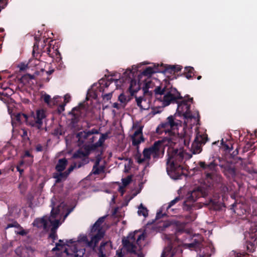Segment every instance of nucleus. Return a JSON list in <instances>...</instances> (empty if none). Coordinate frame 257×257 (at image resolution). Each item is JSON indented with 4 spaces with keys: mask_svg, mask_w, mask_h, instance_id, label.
I'll return each mask as SVG.
<instances>
[{
    "mask_svg": "<svg viewBox=\"0 0 257 257\" xmlns=\"http://www.w3.org/2000/svg\"><path fill=\"white\" fill-rule=\"evenodd\" d=\"M64 133V131L63 127L61 125L57 126L54 130L52 134L54 136L59 137L60 136L62 135Z\"/></svg>",
    "mask_w": 257,
    "mask_h": 257,
    "instance_id": "nucleus-36",
    "label": "nucleus"
},
{
    "mask_svg": "<svg viewBox=\"0 0 257 257\" xmlns=\"http://www.w3.org/2000/svg\"><path fill=\"white\" fill-rule=\"evenodd\" d=\"M128 77H124V73L122 74V76L121 78L119 79H113V78H110L108 79V81H106L107 82H110V84L111 82H114L116 87L117 89L118 88H121V87L124 86L126 84H127V81H125V79L127 78Z\"/></svg>",
    "mask_w": 257,
    "mask_h": 257,
    "instance_id": "nucleus-26",
    "label": "nucleus"
},
{
    "mask_svg": "<svg viewBox=\"0 0 257 257\" xmlns=\"http://www.w3.org/2000/svg\"><path fill=\"white\" fill-rule=\"evenodd\" d=\"M122 186H119L118 191L121 193V195H123L124 192V188L128 185L132 181V177L131 176H127L126 178L122 179Z\"/></svg>",
    "mask_w": 257,
    "mask_h": 257,
    "instance_id": "nucleus-31",
    "label": "nucleus"
},
{
    "mask_svg": "<svg viewBox=\"0 0 257 257\" xmlns=\"http://www.w3.org/2000/svg\"><path fill=\"white\" fill-rule=\"evenodd\" d=\"M205 195L206 192L203 191L201 188L198 187L197 189L191 192L190 196L189 197V200L194 202L199 197H204Z\"/></svg>",
    "mask_w": 257,
    "mask_h": 257,
    "instance_id": "nucleus-25",
    "label": "nucleus"
},
{
    "mask_svg": "<svg viewBox=\"0 0 257 257\" xmlns=\"http://www.w3.org/2000/svg\"><path fill=\"white\" fill-rule=\"evenodd\" d=\"M199 164L202 171H204L205 181L209 184V186L221 182V176L216 171V165L214 162H211L208 164H206L203 162H200Z\"/></svg>",
    "mask_w": 257,
    "mask_h": 257,
    "instance_id": "nucleus-9",
    "label": "nucleus"
},
{
    "mask_svg": "<svg viewBox=\"0 0 257 257\" xmlns=\"http://www.w3.org/2000/svg\"><path fill=\"white\" fill-rule=\"evenodd\" d=\"M194 68L191 67H185V72H187V73L185 75V77L187 79H190L192 77V75L191 74H193L194 72Z\"/></svg>",
    "mask_w": 257,
    "mask_h": 257,
    "instance_id": "nucleus-39",
    "label": "nucleus"
},
{
    "mask_svg": "<svg viewBox=\"0 0 257 257\" xmlns=\"http://www.w3.org/2000/svg\"><path fill=\"white\" fill-rule=\"evenodd\" d=\"M112 90L109 91L108 89H106V91L102 94L101 97L102 98L104 101H108L112 97Z\"/></svg>",
    "mask_w": 257,
    "mask_h": 257,
    "instance_id": "nucleus-37",
    "label": "nucleus"
},
{
    "mask_svg": "<svg viewBox=\"0 0 257 257\" xmlns=\"http://www.w3.org/2000/svg\"><path fill=\"white\" fill-rule=\"evenodd\" d=\"M180 200V197H177L174 199L172 200L169 204H164L163 205L160 209V210L157 212L156 218V219H160L161 217L166 216L167 214L164 211L166 210L168 213H169V210H171V207L175 204L177 202H178Z\"/></svg>",
    "mask_w": 257,
    "mask_h": 257,
    "instance_id": "nucleus-17",
    "label": "nucleus"
},
{
    "mask_svg": "<svg viewBox=\"0 0 257 257\" xmlns=\"http://www.w3.org/2000/svg\"><path fill=\"white\" fill-rule=\"evenodd\" d=\"M35 249L31 246H26L25 248H23L22 252L23 253H27V255H22L23 257H31L33 255Z\"/></svg>",
    "mask_w": 257,
    "mask_h": 257,
    "instance_id": "nucleus-35",
    "label": "nucleus"
},
{
    "mask_svg": "<svg viewBox=\"0 0 257 257\" xmlns=\"http://www.w3.org/2000/svg\"><path fill=\"white\" fill-rule=\"evenodd\" d=\"M253 145L252 144V143H247L246 144L245 148L247 149H252L254 148V147L252 146Z\"/></svg>",
    "mask_w": 257,
    "mask_h": 257,
    "instance_id": "nucleus-46",
    "label": "nucleus"
},
{
    "mask_svg": "<svg viewBox=\"0 0 257 257\" xmlns=\"http://www.w3.org/2000/svg\"><path fill=\"white\" fill-rule=\"evenodd\" d=\"M44 52H46L47 54L52 58H56L57 61L61 60L60 58V54L58 50V47L53 46L52 47L51 46H49L45 50L44 49L43 50Z\"/></svg>",
    "mask_w": 257,
    "mask_h": 257,
    "instance_id": "nucleus-23",
    "label": "nucleus"
},
{
    "mask_svg": "<svg viewBox=\"0 0 257 257\" xmlns=\"http://www.w3.org/2000/svg\"><path fill=\"white\" fill-rule=\"evenodd\" d=\"M207 137L206 135L197 133L195 139L191 145V151L194 154L200 153L202 151L201 146L206 142Z\"/></svg>",
    "mask_w": 257,
    "mask_h": 257,
    "instance_id": "nucleus-14",
    "label": "nucleus"
},
{
    "mask_svg": "<svg viewBox=\"0 0 257 257\" xmlns=\"http://www.w3.org/2000/svg\"><path fill=\"white\" fill-rule=\"evenodd\" d=\"M19 173H20V175H21L22 174V173H23L24 170H23V169H21L20 170V171H19Z\"/></svg>",
    "mask_w": 257,
    "mask_h": 257,
    "instance_id": "nucleus-57",
    "label": "nucleus"
},
{
    "mask_svg": "<svg viewBox=\"0 0 257 257\" xmlns=\"http://www.w3.org/2000/svg\"><path fill=\"white\" fill-rule=\"evenodd\" d=\"M107 242H102L101 243L98 249V257H107L106 254L103 252V248L107 243Z\"/></svg>",
    "mask_w": 257,
    "mask_h": 257,
    "instance_id": "nucleus-38",
    "label": "nucleus"
},
{
    "mask_svg": "<svg viewBox=\"0 0 257 257\" xmlns=\"http://www.w3.org/2000/svg\"><path fill=\"white\" fill-rule=\"evenodd\" d=\"M17 233L21 235H25L27 234V232L24 229H21V230L18 231Z\"/></svg>",
    "mask_w": 257,
    "mask_h": 257,
    "instance_id": "nucleus-47",
    "label": "nucleus"
},
{
    "mask_svg": "<svg viewBox=\"0 0 257 257\" xmlns=\"http://www.w3.org/2000/svg\"><path fill=\"white\" fill-rule=\"evenodd\" d=\"M221 149L226 152L229 153L233 149L232 144L229 141L225 142L222 139L221 142Z\"/></svg>",
    "mask_w": 257,
    "mask_h": 257,
    "instance_id": "nucleus-32",
    "label": "nucleus"
},
{
    "mask_svg": "<svg viewBox=\"0 0 257 257\" xmlns=\"http://www.w3.org/2000/svg\"><path fill=\"white\" fill-rule=\"evenodd\" d=\"M25 66L24 65H23V66L22 65L20 67V70H23L25 69Z\"/></svg>",
    "mask_w": 257,
    "mask_h": 257,
    "instance_id": "nucleus-56",
    "label": "nucleus"
},
{
    "mask_svg": "<svg viewBox=\"0 0 257 257\" xmlns=\"http://www.w3.org/2000/svg\"><path fill=\"white\" fill-rule=\"evenodd\" d=\"M142 81H143L142 88L144 94L152 96L153 92L154 91L156 96L155 105L160 107L169 105L180 96L179 92L175 88L171 87L166 90L165 88H162L160 86L156 85L159 84L157 79L145 78Z\"/></svg>",
    "mask_w": 257,
    "mask_h": 257,
    "instance_id": "nucleus-3",
    "label": "nucleus"
},
{
    "mask_svg": "<svg viewBox=\"0 0 257 257\" xmlns=\"http://www.w3.org/2000/svg\"><path fill=\"white\" fill-rule=\"evenodd\" d=\"M182 120L177 117V114H175L174 115L168 116L166 120L162 122L157 128L156 132L159 134H162L165 133L166 135L168 134L162 140H167L174 136L178 137L180 139H183L187 140V143H184L181 142L180 140H174L177 143L174 144L173 146L177 147L179 149H182L183 146L188 147L189 145L190 141L191 139V132L189 131L185 132L184 135L183 137L179 136L177 134V130L178 127L181 125Z\"/></svg>",
    "mask_w": 257,
    "mask_h": 257,
    "instance_id": "nucleus-4",
    "label": "nucleus"
},
{
    "mask_svg": "<svg viewBox=\"0 0 257 257\" xmlns=\"http://www.w3.org/2000/svg\"><path fill=\"white\" fill-rule=\"evenodd\" d=\"M36 150L37 152H41L43 150V147L40 144L37 145L36 147Z\"/></svg>",
    "mask_w": 257,
    "mask_h": 257,
    "instance_id": "nucleus-49",
    "label": "nucleus"
},
{
    "mask_svg": "<svg viewBox=\"0 0 257 257\" xmlns=\"http://www.w3.org/2000/svg\"><path fill=\"white\" fill-rule=\"evenodd\" d=\"M60 219L61 218H55L54 220H49L50 224H51V226L50 227L51 232L50 233L49 237L53 239V242H54V240L57 237L56 230L61 224L60 221Z\"/></svg>",
    "mask_w": 257,
    "mask_h": 257,
    "instance_id": "nucleus-21",
    "label": "nucleus"
},
{
    "mask_svg": "<svg viewBox=\"0 0 257 257\" xmlns=\"http://www.w3.org/2000/svg\"><path fill=\"white\" fill-rule=\"evenodd\" d=\"M109 85L110 82L105 80H100L98 83L94 84L88 90V94L93 98L97 99L101 97L102 94L106 91V89H108Z\"/></svg>",
    "mask_w": 257,
    "mask_h": 257,
    "instance_id": "nucleus-13",
    "label": "nucleus"
},
{
    "mask_svg": "<svg viewBox=\"0 0 257 257\" xmlns=\"http://www.w3.org/2000/svg\"><path fill=\"white\" fill-rule=\"evenodd\" d=\"M58 97H59V96H55V97L53 98L54 101H55V100H56V99H57Z\"/></svg>",
    "mask_w": 257,
    "mask_h": 257,
    "instance_id": "nucleus-62",
    "label": "nucleus"
},
{
    "mask_svg": "<svg viewBox=\"0 0 257 257\" xmlns=\"http://www.w3.org/2000/svg\"><path fill=\"white\" fill-rule=\"evenodd\" d=\"M54 72V70L52 69V70H49V71H46V73H47V74L48 75H50L53 72Z\"/></svg>",
    "mask_w": 257,
    "mask_h": 257,
    "instance_id": "nucleus-53",
    "label": "nucleus"
},
{
    "mask_svg": "<svg viewBox=\"0 0 257 257\" xmlns=\"http://www.w3.org/2000/svg\"><path fill=\"white\" fill-rule=\"evenodd\" d=\"M179 140L178 137L174 136L167 140H159L149 148H145L143 152V155L140 154L136 156V160L138 163H146L144 170L150 163H154L161 157L164 152V147L168 146L167 161V172L169 176L174 180L180 179L184 175L181 163L184 160V153L182 149L173 146V143H177L174 140ZM181 142L187 143V140L180 139Z\"/></svg>",
    "mask_w": 257,
    "mask_h": 257,
    "instance_id": "nucleus-1",
    "label": "nucleus"
},
{
    "mask_svg": "<svg viewBox=\"0 0 257 257\" xmlns=\"http://www.w3.org/2000/svg\"><path fill=\"white\" fill-rule=\"evenodd\" d=\"M25 163V161H21L19 164L18 165V166H20L21 167Z\"/></svg>",
    "mask_w": 257,
    "mask_h": 257,
    "instance_id": "nucleus-54",
    "label": "nucleus"
},
{
    "mask_svg": "<svg viewBox=\"0 0 257 257\" xmlns=\"http://www.w3.org/2000/svg\"><path fill=\"white\" fill-rule=\"evenodd\" d=\"M105 218V216L100 217L92 226L89 233L91 240L89 241L84 234H80L76 241L71 239L64 242V240L60 239L52 251L58 250L68 255L83 257L85 252V246L94 249L98 241L103 237L104 231L101 225Z\"/></svg>",
    "mask_w": 257,
    "mask_h": 257,
    "instance_id": "nucleus-2",
    "label": "nucleus"
},
{
    "mask_svg": "<svg viewBox=\"0 0 257 257\" xmlns=\"http://www.w3.org/2000/svg\"><path fill=\"white\" fill-rule=\"evenodd\" d=\"M114 199H115V197H114V196H113L112 197V199H111V201L114 202Z\"/></svg>",
    "mask_w": 257,
    "mask_h": 257,
    "instance_id": "nucleus-60",
    "label": "nucleus"
},
{
    "mask_svg": "<svg viewBox=\"0 0 257 257\" xmlns=\"http://www.w3.org/2000/svg\"><path fill=\"white\" fill-rule=\"evenodd\" d=\"M64 101L66 104L70 101L71 99V96L69 94H66V95H64Z\"/></svg>",
    "mask_w": 257,
    "mask_h": 257,
    "instance_id": "nucleus-43",
    "label": "nucleus"
},
{
    "mask_svg": "<svg viewBox=\"0 0 257 257\" xmlns=\"http://www.w3.org/2000/svg\"><path fill=\"white\" fill-rule=\"evenodd\" d=\"M249 228L244 233L246 249L248 252L254 251L257 245V222L249 223Z\"/></svg>",
    "mask_w": 257,
    "mask_h": 257,
    "instance_id": "nucleus-11",
    "label": "nucleus"
},
{
    "mask_svg": "<svg viewBox=\"0 0 257 257\" xmlns=\"http://www.w3.org/2000/svg\"><path fill=\"white\" fill-rule=\"evenodd\" d=\"M19 225L17 222H14L13 223H10L8 224L7 226L6 227V229H8L13 227H18Z\"/></svg>",
    "mask_w": 257,
    "mask_h": 257,
    "instance_id": "nucleus-44",
    "label": "nucleus"
},
{
    "mask_svg": "<svg viewBox=\"0 0 257 257\" xmlns=\"http://www.w3.org/2000/svg\"><path fill=\"white\" fill-rule=\"evenodd\" d=\"M46 117V112L43 109H37L35 113L32 112L30 115L28 116L27 124L41 130L43 128V122Z\"/></svg>",
    "mask_w": 257,
    "mask_h": 257,
    "instance_id": "nucleus-12",
    "label": "nucleus"
},
{
    "mask_svg": "<svg viewBox=\"0 0 257 257\" xmlns=\"http://www.w3.org/2000/svg\"><path fill=\"white\" fill-rule=\"evenodd\" d=\"M151 97L152 96L144 93L143 96H135L137 105L141 110H147L150 107Z\"/></svg>",
    "mask_w": 257,
    "mask_h": 257,
    "instance_id": "nucleus-16",
    "label": "nucleus"
},
{
    "mask_svg": "<svg viewBox=\"0 0 257 257\" xmlns=\"http://www.w3.org/2000/svg\"><path fill=\"white\" fill-rule=\"evenodd\" d=\"M12 124L13 127L16 126L18 124L26 122L28 123V116L22 113H18L11 115Z\"/></svg>",
    "mask_w": 257,
    "mask_h": 257,
    "instance_id": "nucleus-20",
    "label": "nucleus"
},
{
    "mask_svg": "<svg viewBox=\"0 0 257 257\" xmlns=\"http://www.w3.org/2000/svg\"><path fill=\"white\" fill-rule=\"evenodd\" d=\"M181 96L180 95L179 97L176 98V99L171 103H176L178 104L177 108V112L175 114H177V117L182 118L184 119V122L187 123L188 122L189 119L194 118L195 121L198 120V112L196 111L192 114L190 110V107L191 103L192 101V98L188 99H183L180 101H178V99H181Z\"/></svg>",
    "mask_w": 257,
    "mask_h": 257,
    "instance_id": "nucleus-8",
    "label": "nucleus"
},
{
    "mask_svg": "<svg viewBox=\"0 0 257 257\" xmlns=\"http://www.w3.org/2000/svg\"><path fill=\"white\" fill-rule=\"evenodd\" d=\"M114 257H123V254L121 251H119V250L116 251V255Z\"/></svg>",
    "mask_w": 257,
    "mask_h": 257,
    "instance_id": "nucleus-51",
    "label": "nucleus"
},
{
    "mask_svg": "<svg viewBox=\"0 0 257 257\" xmlns=\"http://www.w3.org/2000/svg\"><path fill=\"white\" fill-rule=\"evenodd\" d=\"M84 109V105L80 104L78 106L73 108L71 113L75 117L78 118L81 116L82 111Z\"/></svg>",
    "mask_w": 257,
    "mask_h": 257,
    "instance_id": "nucleus-33",
    "label": "nucleus"
},
{
    "mask_svg": "<svg viewBox=\"0 0 257 257\" xmlns=\"http://www.w3.org/2000/svg\"><path fill=\"white\" fill-rule=\"evenodd\" d=\"M235 257H245V255L240 253H237L235 255Z\"/></svg>",
    "mask_w": 257,
    "mask_h": 257,
    "instance_id": "nucleus-52",
    "label": "nucleus"
},
{
    "mask_svg": "<svg viewBox=\"0 0 257 257\" xmlns=\"http://www.w3.org/2000/svg\"><path fill=\"white\" fill-rule=\"evenodd\" d=\"M88 131H83L78 133L77 135V138L79 145L85 144L84 147L87 145L88 140Z\"/></svg>",
    "mask_w": 257,
    "mask_h": 257,
    "instance_id": "nucleus-27",
    "label": "nucleus"
},
{
    "mask_svg": "<svg viewBox=\"0 0 257 257\" xmlns=\"http://www.w3.org/2000/svg\"><path fill=\"white\" fill-rule=\"evenodd\" d=\"M56 201V199L55 197H53L51 199L50 205L52 207L51 215L50 216H44L42 218L36 219L33 223L34 226L43 228L45 230L47 231L51 226L49 220L61 218L63 216V221L72 211V209L68 210L67 207L64 202L57 204Z\"/></svg>",
    "mask_w": 257,
    "mask_h": 257,
    "instance_id": "nucleus-5",
    "label": "nucleus"
},
{
    "mask_svg": "<svg viewBox=\"0 0 257 257\" xmlns=\"http://www.w3.org/2000/svg\"><path fill=\"white\" fill-rule=\"evenodd\" d=\"M233 153H234V155H235L237 154V153H238V151H237V150H236V151H235V152H233Z\"/></svg>",
    "mask_w": 257,
    "mask_h": 257,
    "instance_id": "nucleus-63",
    "label": "nucleus"
},
{
    "mask_svg": "<svg viewBox=\"0 0 257 257\" xmlns=\"http://www.w3.org/2000/svg\"><path fill=\"white\" fill-rule=\"evenodd\" d=\"M118 100L121 103L125 105L128 102V98L124 94H120L118 96Z\"/></svg>",
    "mask_w": 257,
    "mask_h": 257,
    "instance_id": "nucleus-40",
    "label": "nucleus"
},
{
    "mask_svg": "<svg viewBox=\"0 0 257 257\" xmlns=\"http://www.w3.org/2000/svg\"><path fill=\"white\" fill-rule=\"evenodd\" d=\"M140 65H133L131 69L128 68L124 72V76L128 77L125 79V81H127V83L129 84L128 91L132 96L135 95L142 87L140 84L142 80L139 79V81L138 82L135 79Z\"/></svg>",
    "mask_w": 257,
    "mask_h": 257,
    "instance_id": "nucleus-10",
    "label": "nucleus"
},
{
    "mask_svg": "<svg viewBox=\"0 0 257 257\" xmlns=\"http://www.w3.org/2000/svg\"><path fill=\"white\" fill-rule=\"evenodd\" d=\"M20 169H21V168H20V166H18L17 165V171L19 172V171H20Z\"/></svg>",
    "mask_w": 257,
    "mask_h": 257,
    "instance_id": "nucleus-58",
    "label": "nucleus"
},
{
    "mask_svg": "<svg viewBox=\"0 0 257 257\" xmlns=\"http://www.w3.org/2000/svg\"><path fill=\"white\" fill-rule=\"evenodd\" d=\"M65 105V104H62L59 106L58 110L60 112L64 110Z\"/></svg>",
    "mask_w": 257,
    "mask_h": 257,
    "instance_id": "nucleus-48",
    "label": "nucleus"
},
{
    "mask_svg": "<svg viewBox=\"0 0 257 257\" xmlns=\"http://www.w3.org/2000/svg\"><path fill=\"white\" fill-rule=\"evenodd\" d=\"M29 77H30V78L32 79H34V77L31 75H29Z\"/></svg>",
    "mask_w": 257,
    "mask_h": 257,
    "instance_id": "nucleus-61",
    "label": "nucleus"
},
{
    "mask_svg": "<svg viewBox=\"0 0 257 257\" xmlns=\"http://www.w3.org/2000/svg\"><path fill=\"white\" fill-rule=\"evenodd\" d=\"M84 165L83 163L81 162L75 163L73 165H71L69 168L65 172H58L53 175V177L56 179V182H60L63 181L67 178L69 174L74 170L75 168H80Z\"/></svg>",
    "mask_w": 257,
    "mask_h": 257,
    "instance_id": "nucleus-15",
    "label": "nucleus"
},
{
    "mask_svg": "<svg viewBox=\"0 0 257 257\" xmlns=\"http://www.w3.org/2000/svg\"><path fill=\"white\" fill-rule=\"evenodd\" d=\"M145 234L141 230H135L130 233L126 238L122 240L124 247L132 253L140 251L145 244Z\"/></svg>",
    "mask_w": 257,
    "mask_h": 257,
    "instance_id": "nucleus-7",
    "label": "nucleus"
},
{
    "mask_svg": "<svg viewBox=\"0 0 257 257\" xmlns=\"http://www.w3.org/2000/svg\"><path fill=\"white\" fill-rule=\"evenodd\" d=\"M179 231L175 232V236L166 235V238L169 240L168 246L163 250L162 257H173L174 255V251L173 249V246L172 244V238L176 237L179 234Z\"/></svg>",
    "mask_w": 257,
    "mask_h": 257,
    "instance_id": "nucleus-18",
    "label": "nucleus"
},
{
    "mask_svg": "<svg viewBox=\"0 0 257 257\" xmlns=\"http://www.w3.org/2000/svg\"><path fill=\"white\" fill-rule=\"evenodd\" d=\"M6 1V0H0V12L2 9L5 8L6 4L2 5V3H3Z\"/></svg>",
    "mask_w": 257,
    "mask_h": 257,
    "instance_id": "nucleus-50",
    "label": "nucleus"
},
{
    "mask_svg": "<svg viewBox=\"0 0 257 257\" xmlns=\"http://www.w3.org/2000/svg\"><path fill=\"white\" fill-rule=\"evenodd\" d=\"M171 67V69L172 70H174V72H178L179 71L181 70V67L180 66H172Z\"/></svg>",
    "mask_w": 257,
    "mask_h": 257,
    "instance_id": "nucleus-45",
    "label": "nucleus"
},
{
    "mask_svg": "<svg viewBox=\"0 0 257 257\" xmlns=\"http://www.w3.org/2000/svg\"><path fill=\"white\" fill-rule=\"evenodd\" d=\"M113 107H114V108H118V104H117V103H113Z\"/></svg>",
    "mask_w": 257,
    "mask_h": 257,
    "instance_id": "nucleus-55",
    "label": "nucleus"
},
{
    "mask_svg": "<svg viewBox=\"0 0 257 257\" xmlns=\"http://www.w3.org/2000/svg\"><path fill=\"white\" fill-rule=\"evenodd\" d=\"M186 248H189L191 250H196L200 247V242L196 239L191 243H185L183 244Z\"/></svg>",
    "mask_w": 257,
    "mask_h": 257,
    "instance_id": "nucleus-30",
    "label": "nucleus"
},
{
    "mask_svg": "<svg viewBox=\"0 0 257 257\" xmlns=\"http://www.w3.org/2000/svg\"><path fill=\"white\" fill-rule=\"evenodd\" d=\"M201 76H198V77H197V79H198V80H199V79H201Z\"/></svg>",
    "mask_w": 257,
    "mask_h": 257,
    "instance_id": "nucleus-64",
    "label": "nucleus"
},
{
    "mask_svg": "<svg viewBox=\"0 0 257 257\" xmlns=\"http://www.w3.org/2000/svg\"><path fill=\"white\" fill-rule=\"evenodd\" d=\"M138 214L139 216H143L146 217L148 215V210L141 203L138 207Z\"/></svg>",
    "mask_w": 257,
    "mask_h": 257,
    "instance_id": "nucleus-34",
    "label": "nucleus"
},
{
    "mask_svg": "<svg viewBox=\"0 0 257 257\" xmlns=\"http://www.w3.org/2000/svg\"><path fill=\"white\" fill-rule=\"evenodd\" d=\"M68 164V161L66 159L62 158L58 160V162L55 167L57 172H62L66 168Z\"/></svg>",
    "mask_w": 257,
    "mask_h": 257,
    "instance_id": "nucleus-29",
    "label": "nucleus"
},
{
    "mask_svg": "<svg viewBox=\"0 0 257 257\" xmlns=\"http://www.w3.org/2000/svg\"><path fill=\"white\" fill-rule=\"evenodd\" d=\"M95 134H98V131L95 129H92L88 131V140L87 145H86L84 148V150H83L82 149L78 150L77 152L73 154V158L81 159L82 160L81 162L83 163L84 164H85L86 157L89 155L90 151L94 150L96 148L101 147L105 141L108 138L107 133L101 134L98 141L96 143H93L96 139V137L93 136V135Z\"/></svg>",
    "mask_w": 257,
    "mask_h": 257,
    "instance_id": "nucleus-6",
    "label": "nucleus"
},
{
    "mask_svg": "<svg viewBox=\"0 0 257 257\" xmlns=\"http://www.w3.org/2000/svg\"><path fill=\"white\" fill-rule=\"evenodd\" d=\"M159 64L154 65V67H147L139 75V79L143 80L145 78H151L152 75L155 73L162 72L158 68Z\"/></svg>",
    "mask_w": 257,
    "mask_h": 257,
    "instance_id": "nucleus-19",
    "label": "nucleus"
},
{
    "mask_svg": "<svg viewBox=\"0 0 257 257\" xmlns=\"http://www.w3.org/2000/svg\"><path fill=\"white\" fill-rule=\"evenodd\" d=\"M25 162H26V163H27L28 165H30L31 164H29V163H30V159H29V160H28V161H25Z\"/></svg>",
    "mask_w": 257,
    "mask_h": 257,
    "instance_id": "nucleus-59",
    "label": "nucleus"
},
{
    "mask_svg": "<svg viewBox=\"0 0 257 257\" xmlns=\"http://www.w3.org/2000/svg\"><path fill=\"white\" fill-rule=\"evenodd\" d=\"M221 167L223 168V172L228 177H232L235 175V169L232 165L226 164L225 165H221Z\"/></svg>",
    "mask_w": 257,
    "mask_h": 257,
    "instance_id": "nucleus-28",
    "label": "nucleus"
},
{
    "mask_svg": "<svg viewBox=\"0 0 257 257\" xmlns=\"http://www.w3.org/2000/svg\"><path fill=\"white\" fill-rule=\"evenodd\" d=\"M26 157H28L30 158V163L29 164H32L33 161V156L32 154H30V153L27 151L25 152L24 155L22 157L23 159H25Z\"/></svg>",
    "mask_w": 257,
    "mask_h": 257,
    "instance_id": "nucleus-41",
    "label": "nucleus"
},
{
    "mask_svg": "<svg viewBox=\"0 0 257 257\" xmlns=\"http://www.w3.org/2000/svg\"><path fill=\"white\" fill-rule=\"evenodd\" d=\"M101 160V159L100 156L97 157L91 171L92 174L98 175L104 172L105 166L103 164H100Z\"/></svg>",
    "mask_w": 257,
    "mask_h": 257,
    "instance_id": "nucleus-22",
    "label": "nucleus"
},
{
    "mask_svg": "<svg viewBox=\"0 0 257 257\" xmlns=\"http://www.w3.org/2000/svg\"><path fill=\"white\" fill-rule=\"evenodd\" d=\"M132 139L134 146H138L142 142H144V140L142 134V128H139L137 129L132 136Z\"/></svg>",
    "mask_w": 257,
    "mask_h": 257,
    "instance_id": "nucleus-24",
    "label": "nucleus"
},
{
    "mask_svg": "<svg viewBox=\"0 0 257 257\" xmlns=\"http://www.w3.org/2000/svg\"><path fill=\"white\" fill-rule=\"evenodd\" d=\"M41 98L46 103H47L48 104H49L51 100L50 95L46 93H44V94L42 95Z\"/></svg>",
    "mask_w": 257,
    "mask_h": 257,
    "instance_id": "nucleus-42",
    "label": "nucleus"
}]
</instances>
